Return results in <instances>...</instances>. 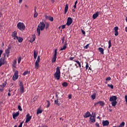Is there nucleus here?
Wrapping results in <instances>:
<instances>
[{"mask_svg":"<svg viewBox=\"0 0 127 127\" xmlns=\"http://www.w3.org/2000/svg\"><path fill=\"white\" fill-rule=\"evenodd\" d=\"M45 28V23H44L43 22H40L37 28V32L38 36H40V30H41V31H43Z\"/></svg>","mask_w":127,"mask_h":127,"instance_id":"f257e3e1","label":"nucleus"},{"mask_svg":"<svg viewBox=\"0 0 127 127\" xmlns=\"http://www.w3.org/2000/svg\"><path fill=\"white\" fill-rule=\"evenodd\" d=\"M60 67L57 66L56 68V71L54 74L55 79L57 80H60V77L61 76V71H60Z\"/></svg>","mask_w":127,"mask_h":127,"instance_id":"f03ea898","label":"nucleus"},{"mask_svg":"<svg viewBox=\"0 0 127 127\" xmlns=\"http://www.w3.org/2000/svg\"><path fill=\"white\" fill-rule=\"evenodd\" d=\"M17 27L18 29L22 31L25 29V25H24V23L19 22L17 24Z\"/></svg>","mask_w":127,"mask_h":127,"instance_id":"7ed1b4c3","label":"nucleus"},{"mask_svg":"<svg viewBox=\"0 0 127 127\" xmlns=\"http://www.w3.org/2000/svg\"><path fill=\"white\" fill-rule=\"evenodd\" d=\"M39 62H40V56H38L35 64V68L36 70L39 69Z\"/></svg>","mask_w":127,"mask_h":127,"instance_id":"20e7f679","label":"nucleus"},{"mask_svg":"<svg viewBox=\"0 0 127 127\" xmlns=\"http://www.w3.org/2000/svg\"><path fill=\"white\" fill-rule=\"evenodd\" d=\"M19 88H20V92L21 94H23L24 93V85H23V83L22 81H20L19 84Z\"/></svg>","mask_w":127,"mask_h":127,"instance_id":"39448f33","label":"nucleus"},{"mask_svg":"<svg viewBox=\"0 0 127 127\" xmlns=\"http://www.w3.org/2000/svg\"><path fill=\"white\" fill-rule=\"evenodd\" d=\"M18 79V71L15 70L14 75H13L12 80L15 81Z\"/></svg>","mask_w":127,"mask_h":127,"instance_id":"423d86ee","label":"nucleus"},{"mask_svg":"<svg viewBox=\"0 0 127 127\" xmlns=\"http://www.w3.org/2000/svg\"><path fill=\"white\" fill-rule=\"evenodd\" d=\"M11 49V46H8V48L5 50V53L7 57H9V54L10 53V50Z\"/></svg>","mask_w":127,"mask_h":127,"instance_id":"0eeeda50","label":"nucleus"},{"mask_svg":"<svg viewBox=\"0 0 127 127\" xmlns=\"http://www.w3.org/2000/svg\"><path fill=\"white\" fill-rule=\"evenodd\" d=\"M72 22H73V19H72V18L71 17H68L67 18V21L66 22V25L68 26H70L72 24Z\"/></svg>","mask_w":127,"mask_h":127,"instance_id":"6e6552de","label":"nucleus"},{"mask_svg":"<svg viewBox=\"0 0 127 127\" xmlns=\"http://www.w3.org/2000/svg\"><path fill=\"white\" fill-rule=\"evenodd\" d=\"M31 118L32 116H30V115L29 114H27L25 123L27 124L28 123H29V122H30V121L31 120Z\"/></svg>","mask_w":127,"mask_h":127,"instance_id":"1a4fd4ad","label":"nucleus"},{"mask_svg":"<svg viewBox=\"0 0 127 127\" xmlns=\"http://www.w3.org/2000/svg\"><path fill=\"white\" fill-rule=\"evenodd\" d=\"M12 37L13 38V39L14 40H16V38L18 37H17V32L16 31H14L12 32V34L11 35Z\"/></svg>","mask_w":127,"mask_h":127,"instance_id":"9d476101","label":"nucleus"},{"mask_svg":"<svg viewBox=\"0 0 127 127\" xmlns=\"http://www.w3.org/2000/svg\"><path fill=\"white\" fill-rule=\"evenodd\" d=\"M118 98L117 97V96H113L110 97L109 101L110 102H115L117 101V99Z\"/></svg>","mask_w":127,"mask_h":127,"instance_id":"9b49d317","label":"nucleus"},{"mask_svg":"<svg viewBox=\"0 0 127 127\" xmlns=\"http://www.w3.org/2000/svg\"><path fill=\"white\" fill-rule=\"evenodd\" d=\"M109 125H110V122H109V121L108 120L103 121L102 122L103 127H108Z\"/></svg>","mask_w":127,"mask_h":127,"instance_id":"f8f14e48","label":"nucleus"},{"mask_svg":"<svg viewBox=\"0 0 127 127\" xmlns=\"http://www.w3.org/2000/svg\"><path fill=\"white\" fill-rule=\"evenodd\" d=\"M5 64V59L4 58H1L0 59V67H1L2 65Z\"/></svg>","mask_w":127,"mask_h":127,"instance_id":"ddd939ff","label":"nucleus"},{"mask_svg":"<svg viewBox=\"0 0 127 127\" xmlns=\"http://www.w3.org/2000/svg\"><path fill=\"white\" fill-rule=\"evenodd\" d=\"M83 117L85 119L89 118V117H91V113L89 111H87L84 114Z\"/></svg>","mask_w":127,"mask_h":127,"instance_id":"4468645a","label":"nucleus"},{"mask_svg":"<svg viewBox=\"0 0 127 127\" xmlns=\"http://www.w3.org/2000/svg\"><path fill=\"white\" fill-rule=\"evenodd\" d=\"M114 32H115V36H118V35H119V31H118V30H119V27L116 26L114 27Z\"/></svg>","mask_w":127,"mask_h":127,"instance_id":"2eb2a0df","label":"nucleus"},{"mask_svg":"<svg viewBox=\"0 0 127 127\" xmlns=\"http://www.w3.org/2000/svg\"><path fill=\"white\" fill-rule=\"evenodd\" d=\"M45 17L46 19H49L50 21H53V20H54V18H53V17H51V16L46 15Z\"/></svg>","mask_w":127,"mask_h":127,"instance_id":"dca6fc26","label":"nucleus"},{"mask_svg":"<svg viewBox=\"0 0 127 127\" xmlns=\"http://www.w3.org/2000/svg\"><path fill=\"white\" fill-rule=\"evenodd\" d=\"M13 116V119H15V118H17V117H18V116H19V112H16L15 113H13L12 114Z\"/></svg>","mask_w":127,"mask_h":127,"instance_id":"f3484780","label":"nucleus"},{"mask_svg":"<svg viewBox=\"0 0 127 127\" xmlns=\"http://www.w3.org/2000/svg\"><path fill=\"white\" fill-rule=\"evenodd\" d=\"M67 45H68V44L67 43V42H65V44L64 45L63 48H61L60 50L62 51V50H65L66 48H67Z\"/></svg>","mask_w":127,"mask_h":127,"instance_id":"a211bd4d","label":"nucleus"},{"mask_svg":"<svg viewBox=\"0 0 127 127\" xmlns=\"http://www.w3.org/2000/svg\"><path fill=\"white\" fill-rule=\"evenodd\" d=\"M99 16V12H96V13H94L93 16L92 17L93 18V19H96V18H97V17H98Z\"/></svg>","mask_w":127,"mask_h":127,"instance_id":"6ab92c4d","label":"nucleus"},{"mask_svg":"<svg viewBox=\"0 0 127 127\" xmlns=\"http://www.w3.org/2000/svg\"><path fill=\"white\" fill-rule=\"evenodd\" d=\"M59 99H57L55 100L54 103L55 105H57V106H60V101H59Z\"/></svg>","mask_w":127,"mask_h":127,"instance_id":"aec40b11","label":"nucleus"},{"mask_svg":"<svg viewBox=\"0 0 127 127\" xmlns=\"http://www.w3.org/2000/svg\"><path fill=\"white\" fill-rule=\"evenodd\" d=\"M68 8H69V7L68 6V4L66 3L64 7V14H66V13H67V11H68Z\"/></svg>","mask_w":127,"mask_h":127,"instance_id":"412c9836","label":"nucleus"},{"mask_svg":"<svg viewBox=\"0 0 127 127\" xmlns=\"http://www.w3.org/2000/svg\"><path fill=\"white\" fill-rule=\"evenodd\" d=\"M90 121L91 123H95L96 122V118H93L92 116H90L89 118Z\"/></svg>","mask_w":127,"mask_h":127,"instance_id":"4be33fe9","label":"nucleus"},{"mask_svg":"<svg viewBox=\"0 0 127 127\" xmlns=\"http://www.w3.org/2000/svg\"><path fill=\"white\" fill-rule=\"evenodd\" d=\"M16 39H17V40H18V42H19V43H21V42H22V41H23V39L20 37H17Z\"/></svg>","mask_w":127,"mask_h":127,"instance_id":"5701e85b","label":"nucleus"},{"mask_svg":"<svg viewBox=\"0 0 127 127\" xmlns=\"http://www.w3.org/2000/svg\"><path fill=\"white\" fill-rule=\"evenodd\" d=\"M88 68H89L88 70H90V71H92V68L89 67V64H88V63H86V64L85 66L86 70H88Z\"/></svg>","mask_w":127,"mask_h":127,"instance_id":"b1692460","label":"nucleus"},{"mask_svg":"<svg viewBox=\"0 0 127 127\" xmlns=\"http://www.w3.org/2000/svg\"><path fill=\"white\" fill-rule=\"evenodd\" d=\"M117 104H118V102H117V101H112L111 103L112 107H116V106H117Z\"/></svg>","mask_w":127,"mask_h":127,"instance_id":"393cba45","label":"nucleus"},{"mask_svg":"<svg viewBox=\"0 0 127 127\" xmlns=\"http://www.w3.org/2000/svg\"><path fill=\"white\" fill-rule=\"evenodd\" d=\"M98 50L101 54H102V55L104 54V49H103V48H99Z\"/></svg>","mask_w":127,"mask_h":127,"instance_id":"a878e982","label":"nucleus"},{"mask_svg":"<svg viewBox=\"0 0 127 127\" xmlns=\"http://www.w3.org/2000/svg\"><path fill=\"white\" fill-rule=\"evenodd\" d=\"M38 16V13H37V11H36V9H34V17L36 18V17H37Z\"/></svg>","mask_w":127,"mask_h":127,"instance_id":"bb28decb","label":"nucleus"},{"mask_svg":"<svg viewBox=\"0 0 127 127\" xmlns=\"http://www.w3.org/2000/svg\"><path fill=\"white\" fill-rule=\"evenodd\" d=\"M59 94H60L59 92L56 93V98H57V99H60V101H61V100H62V98H61L60 96L58 97V95H59Z\"/></svg>","mask_w":127,"mask_h":127,"instance_id":"cd10ccee","label":"nucleus"},{"mask_svg":"<svg viewBox=\"0 0 127 127\" xmlns=\"http://www.w3.org/2000/svg\"><path fill=\"white\" fill-rule=\"evenodd\" d=\"M45 24H46V26H45V28L46 29V30H47V29H48V28H49V25H50V24L48 22H46Z\"/></svg>","mask_w":127,"mask_h":127,"instance_id":"c85d7f7f","label":"nucleus"},{"mask_svg":"<svg viewBox=\"0 0 127 127\" xmlns=\"http://www.w3.org/2000/svg\"><path fill=\"white\" fill-rule=\"evenodd\" d=\"M38 54V53H36V51H35V50H34V59H36V58L37 57V55Z\"/></svg>","mask_w":127,"mask_h":127,"instance_id":"c756f323","label":"nucleus"},{"mask_svg":"<svg viewBox=\"0 0 127 127\" xmlns=\"http://www.w3.org/2000/svg\"><path fill=\"white\" fill-rule=\"evenodd\" d=\"M56 59H57V57H53V58L52 59V63H55V62H56Z\"/></svg>","mask_w":127,"mask_h":127,"instance_id":"7c9ffc66","label":"nucleus"},{"mask_svg":"<svg viewBox=\"0 0 127 127\" xmlns=\"http://www.w3.org/2000/svg\"><path fill=\"white\" fill-rule=\"evenodd\" d=\"M39 114H42V110L40 109H38L37 111V115H39Z\"/></svg>","mask_w":127,"mask_h":127,"instance_id":"2f4dec72","label":"nucleus"},{"mask_svg":"<svg viewBox=\"0 0 127 127\" xmlns=\"http://www.w3.org/2000/svg\"><path fill=\"white\" fill-rule=\"evenodd\" d=\"M108 44H109L108 48H109V49H110V48H111V47H112V41H111V40H110L108 41Z\"/></svg>","mask_w":127,"mask_h":127,"instance_id":"473e14b6","label":"nucleus"},{"mask_svg":"<svg viewBox=\"0 0 127 127\" xmlns=\"http://www.w3.org/2000/svg\"><path fill=\"white\" fill-rule=\"evenodd\" d=\"M57 49H55V53L53 56V57H57Z\"/></svg>","mask_w":127,"mask_h":127,"instance_id":"72a5a7b5","label":"nucleus"},{"mask_svg":"<svg viewBox=\"0 0 127 127\" xmlns=\"http://www.w3.org/2000/svg\"><path fill=\"white\" fill-rule=\"evenodd\" d=\"M62 86L63 87H67V86H68V83L64 82V83H62Z\"/></svg>","mask_w":127,"mask_h":127,"instance_id":"f704fd0d","label":"nucleus"},{"mask_svg":"<svg viewBox=\"0 0 127 127\" xmlns=\"http://www.w3.org/2000/svg\"><path fill=\"white\" fill-rule=\"evenodd\" d=\"M33 39L32 40V42H34V41H35V39L36 38V36L35 34H34L32 35Z\"/></svg>","mask_w":127,"mask_h":127,"instance_id":"c9c22d12","label":"nucleus"},{"mask_svg":"<svg viewBox=\"0 0 127 127\" xmlns=\"http://www.w3.org/2000/svg\"><path fill=\"white\" fill-rule=\"evenodd\" d=\"M125 125H126V123L124 122H123L120 125L119 127H124Z\"/></svg>","mask_w":127,"mask_h":127,"instance_id":"e433bc0d","label":"nucleus"},{"mask_svg":"<svg viewBox=\"0 0 127 127\" xmlns=\"http://www.w3.org/2000/svg\"><path fill=\"white\" fill-rule=\"evenodd\" d=\"M97 104H99L100 106H104L105 103L103 101H99Z\"/></svg>","mask_w":127,"mask_h":127,"instance_id":"4c0bfd02","label":"nucleus"},{"mask_svg":"<svg viewBox=\"0 0 127 127\" xmlns=\"http://www.w3.org/2000/svg\"><path fill=\"white\" fill-rule=\"evenodd\" d=\"M74 61V62H76V63H77L79 68H81V63H80V62H79V61Z\"/></svg>","mask_w":127,"mask_h":127,"instance_id":"58836bf2","label":"nucleus"},{"mask_svg":"<svg viewBox=\"0 0 127 127\" xmlns=\"http://www.w3.org/2000/svg\"><path fill=\"white\" fill-rule=\"evenodd\" d=\"M91 98L93 100H95L96 99V94L94 93L91 95Z\"/></svg>","mask_w":127,"mask_h":127,"instance_id":"ea45409f","label":"nucleus"},{"mask_svg":"<svg viewBox=\"0 0 127 127\" xmlns=\"http://www.w3.org/2000/svg\"><path fill=\"white\" fill-rule=\"evenodd\" d=\"M16 63H17L16 60L14 61L12 64L13 67H15V65H16Z\"/></svg>","mask_w":127,"mask_h":127,"instance_id":"a19ab883","label":"nucleus"},{"mask_svg":"<svg viewBox=\"0 0 127 127\" xmlns=\"http://www.w3.org/2000/svg\"><path fill=\"white\" fill-rule=\"evenodd\" d=\"M92 115H91V116L90 117H93V118H96V113H95V112H92Z\"/></svg>","mask_w":127,"mask_h":127,"instance_id":"79ce46f5","label":"nucleus"},{"mask_svg":"<svg viewBox=\"0 0 127 127\" xmlns=\"http://www.w3.org/2000/svg\"><path fill=\"white\" fill-rule=\"evenodd\" d=\"M108 87H109L111 89H114V85L113 84H108Z\"/></svg>","mask_w":127,"mask_h":127,"instance_id":"37998d69","label":"nucleus"},{"mask_svg":"<svg viewBox=\"0 0 127 127\" xmlns=\"http://www.w3.org/2000/svg\"><path fill=\"white\" fill-rule=\"evenodd\" d=\"M21 61V57H19L18 59V64H20Z\"/></svg>","mask_w":127,"mask_h":127,"instance_id":"c03bdc74","label":"nucleus"},{"mask_svg":"<svg viewBox=\"0 0 127 127\" xmlns=\"http://www.w3.org/2000/svg\"><path fill=\"white\" fill-rule=\"evenodd\" d=\"M90 45V44H88L85 46L84 47V49H88L89 48V46Z\"/></svg>","mask_w":127,"mask_h":127,"instance_id":"a18cd8bd","label":"nucleus"},{"mask_svg":"<svg viewBox=\"0 0 127 127\" xmlns=\"http://www.w3.org/2000/svg\"><path fill=\"white\" fill-rule=\"evenodd\" d=\"M27 74H28V71H25L23 73V75L24 76H26V75H27Z\"/></svg>","mask_w":127,"mask_h":127,"instance_id":"49530a36","label":"nucleus"},{"mask_svg":"<svg viewBox=\"0 0 127 127\" xmlns=\"http://www.w3.org/2000/svg\"><path fill=\"white\" fill-rule=\"evenodd\" d=\"M18 109L19 111H20L21 112L22 111V108H21V106L20 105H18Z\"/></svg>","mask_w":127,"mask_h":127,"instance_id":"de8ad7c7","label":"nucleus"},{"mask_svg":"<svg viewBox=\"0 0 127 127\" xmlns=\"http://www.w3.org/2000/svg\"><path fill=\"white\" fill-rule=\"evenodd\" d=\"M23 123H24V121H22L21 123H20L18 127H22V125H23Z\"/></svg>","mask_w":127,"mask_h":127,"instance_id":"09e8293b","label":"nucleus"},{"mask_svg":"<svg viewBox=\"0 0 127 127\" xmlns=\"http://www.w3.org/2000/svg\"><path fill=\"white\" fill-rule=\"evenodd\" d=\"M2 88H4L5 86H6V82H5L4 83H3L2 84Z\"/></svg>","mask_w":127,"mask_h":127,"instance_id":"8fccbe9b","label":"nucleus"},{"mask_svg":"<svg viewBox=\"0 0 127 127\" xmlns=\"http://www.w3.org/2000/svg\"><path fill=\"white\" fill-rule=\"evenodd\" d=\"M111 80H112V78H111V77H108L106 79V81H111Z\"/></svg>","mask_w":127,"mask_h":127,"instance_id":"3c124183","label":"nucleus"},{"mask_svg":"<svg viewBox=\"0 0 127 127\" xmlns=\"http://www.w3.org/2000/svg\"><path fill=\"white\" fill-rule=\"evenodd\" d=\"M3 53V50H0V58L1 57V54Z\"/></svg>","mask_w":127,"mask_h":127,"instance_id":"603ef678","label":"nucleus"},{"mask_svg":"<svg viewBox=\"0 0 127 127\" xmlns=\"http://www.w3.org/2000/svg\"><path fill=\"white\" fill-rule=\"evenodd\" d=\"M47 103H48L47 108H49V107H50V102L48 100Z\"/></svg>","mask_w":127,"mask_h":127,"instance_id":"864d4df0","label":"nucleus"},{"mask_svg":"<svg viewBox=\"0 0 127 127\" xmlns=\"http://www.w3.org/2000/svg\"><path fill=\"white\" fill-rule=\"evenodd\" d=\"M81 32H82V33L84 35H86V32H85V31H84V30L81 29Z\"/></svg>","mask_w":127,"mask_h":127,"instance_id":"5fc2aeb1","label":"nucleus"},{"mask_svg":"<svg viewBox=\"0 0 127 127\" xmlns=\"http://www.w3.org/2000/svg\"><path fill=\"white\" fill-rule=\"evenodd\" d=\"M62 40V43H64V41L65 40V37L64 36L63 37Z\"/></svg>","mask_w":127,"mask_h":127,"instance_id":"6e6d98bb","label":"nucleus"},{"mask_svg":"<svg viewBox=\"0 0 127 127\" xmlns=\"http://www.w3.org/2000/svg\"><path fill=\"white\" fill-rule=\"evenodd\" d=\"M65 27H66V25H63L62 27V29H65Z\"/></svg>","mask_w":127,"mask_h":127,"instance_id":"4d7b16f0","label":"nucleus"},{"mask_svg":"<svg viewBox=\"0 0 127 127\" xmlns=\"http://www.w3.org/2000/svg\"><path fill=\"white\" fill-rule=\"evenodd\" d=\"M95 126H96V127H100V124L98 123H96L95 124Z\"/></svg>","mask_w":127,"mask_h":127,"instance_id":"13d9d810","label":"nucleus"},{"mask_svg":"<svg viewBox=\"0 0 127 127\" xmlns=\"http://www.w3.org/2000/svg\"><path fill=\"white\" fill-rule=\"evenodd\" d=\"M68 98L69 99H72V95L69 94L68 95Z\"/></svg>","mask_w":127,"mask_h":127,"instance_id":"bf43d9fd","label":"nucleus"},{"mask_svg":"<svg viewBox=\"0 0 127 127\" xmlns=\"http://www.w3.org/2000/svg\"><path fill=\"white\" fill-rule=\"evenodd\" d=\"M74 57H70L69 58V60L71 61H72V60H74Z\"/></svg>","mask_w":127,"mask_h":127,"instance_id":"052dcab7","label":"nucleus"},{"mask_svg":"<svg viewBox=\"0 0 127 127\" xmlns=\"http://www.w3.org/2000/svg\"><path fill=\"white\" fill-rule=\"evenodd\" d=\"M73 8H77V5H76V4H74V6H73Z\"/></svg>","mask_w":127,"mask_h":127,"instance_id":"680f3d73","label":"nucleus"},{"mask_svg":"<svg viewBox=\"0 0 127 127\" xmlns=\"http://www.w3.org/2000/svg\"><path fill=\"white\" fill-rule=\"evenodd\" d=\"M0 92H3V88L0 89Z\"/></svg>","mask_w":127,"mask_h":127,"instance_id":"e2e57ef3","label":"nucleus"},{"mask_svg":"<svg viewBox=\"0 0 127 127\" xmlns=\"http://www.w3.org/2000/svg\"><path fill=\"white\" fill-rule=\"evenodd\" d=\"M3 58H4V59H5V54H3Z\"/></svg>","mask_w":127,"mask_h":127,"instance_id":"0e129e2a","label":"nucleus"},{"mask_svg":"<svg viewBox=\"0 0 127 127\" xmlns=\"http://www.w3.org/2000/svg\"><path fill=\"white\" fill-rule=\"evenodd\" d=\"M8 97H10V96H11V94H10V92H9V93H8Z\"/></svg>","mask_w":127,"mask_h":127,"instance_id":"69168bd1","label":"nucleus"},{"mask_svg":"<svg viewBox=\"0 0 127 127\" xmlns=\"http://www.w3.org/2000/svg\"><path fill=\"white\" fill-rule=\"evenodd\" d=\"M21 2H22V0H19V3H21Z\"/></svg>","mask_w":127,"mask_h":127,"instance_id":"338daca9","label":"nucleus"},{"mask_svg":"<svg viewBox=\"0 0 127 127\" xmlns=\"http://www.w3.org/2000/svg\"><path fill=\"white\" fill-rule=\"evenodd\" d=\"M125 31L126 32H127V27H125Z\"/></svg>","mask_w":127,"mask_h":127,"instance_id":"774afa93","label":"nucleus"}]
</instances>
